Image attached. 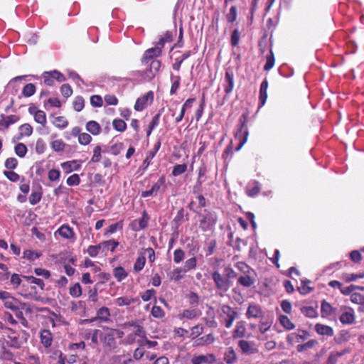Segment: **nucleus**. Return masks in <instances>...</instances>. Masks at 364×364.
<instances>
[{"label":"nucleus","instance_id":"obj_22","mask_svg":"<svg viewBox=\"0 0 364 364\" xmlns=\"http://www.w3.org/2000/svg\"><path fill=\"white\" fill-rule=\"evenodd\" d=\"M87 132L93 135H98L101 132V127L96 121H89L86 124Z\"/></svg>","mask_w":364,"mask_h":364},{"label":"nucleus","instance_id":"obj_27","mask_svg":"<svg viewBox=\"0 0 364 364\" xmlns=\"http://www.w3.org/2000/svg\"><path fill=\"white\" fill-rule=\"evenodd\" d=\"M136 301L135 299L129 296H122L117 298L114 303L118 306H129Z\"/></svg>","mask_w":364,"mask_h":364},{"label":"nucleus","instance_id":"obj_21","mask_svg":"<svg viewBox=\"0 0 364 364\" xmlns=\"http://www.w3.org/2000/svg\"><path fill=\"white\" fill-rule=\"evenodd\" d=\"M239 346L245 353L252 354L256 352V349L254 348L253 343L249 341L240 340L239 341Z\"/></svg>","mask_w":364,"mask_h":364},{"label":"nucleus","instance_id":"obj_26","mask_svg":"<svg viewBox=\"0 0 364 364\" xmlns=\"http://www.w3.org/2000/svg\"><path fill=\"white\" fill-rule=\"evenodd\" d=\"M161 54V47L156 46L154 48L146 50L144 54L145 59H151L154 57H157Z\"/></svg>","mask_w":364,"mask_h":364},{"label":"nucleus","instance_id":"obj_9","mask_svg":"<svg viewBox=\"0 0 364 364\" xmlns=\"http://www.w3.org/2000/svg\"><path fill=\"white\" fill-rule=\"evenodd\" d=\"M206 205V199L203 195H198L194 199H193L189 203L190 210L196 213H199L201 208L205 207Z\"/></svg>","mask_w":364,"mask_h":364},{"label":"nucleus","instance_id":"obj_3","mask_svg":"<svg viewBox=\"0 0 364 364\" xmlns=\"http://www.w3.org/2000/svg\"><path fill=\"white\" fill-rule=\"evenodd\" d=\"M0 299L3 301V304L5 308L12 311L18 310V300L12 296L9 292L6 291H1Z\"/></svg>","mask_w":364,"mask_h":364},{"label":"nucleus","instance_id":"obj_24","mask_svg":"<svg viewBox=\"0 0 364 364\" xmlns=\"http://www.w3.org/2000/svg\"><path fill=\"white\" fill-rule=\"evenodd\" d=\"M309 336V333L306 331H301V333H294L288 337L289 341H295L299 343L301 341L306 340Z\"/></svg>","mask_w":364,"mask_h":364},{"label":"nucleus","instance_id":"obj_40","mask_svg":"<svg viewBox=\"0 0 364 364\" xmlns=\"http://www.w3.org/2000/svg\"><path fill=\"white\" fill-rule=\"evenodd\" d=\"M279 321L281 324L287 330H291L294 328V323L290 321V319L287 316H280Z\"/></svg>","mask_w":364,"mask_h":364},{"label":"nucleus","instance_id":"obj_5","mask_svg":"<svg viewBox=\"0 0 364 364\" xmlns=\"http://www.w3.org/2000/svg\"><path fill=\"white\" fill-rule=\"evenodd\" d=\"M215 222L216 216L215 213L208 212L200 220V228H201L203 231L210 230L215 225Z\"/></svg>","mask_w":364,"mask_h":364},{"label":"nucleus","instance_id":"obj_14","mask_svg":"<svg viewBox=\"0 0 364 364\" xmlns=\"http://www.w3.org/2000/svg\"><path fill=\"white\" fill-rule=\"evenodd\" d=\"M161 147V141L159 140L154 145V148H153V150L151 151H149L148 153H147V155L146 156V159H144V162H143V166L144 167L146 168H147L149 164H151V160L153 159V158L155 156L156 154L157 153V151L159 150Z\"/></svg>","mask_w":364,"mask_h":364},{"label":"nucleus","instance_id":"obj_41","mask_svg":"<svg viewBox=\"0 0 364 364\" xmlns=\"http://www.w3.org/2000/svg\"><path fill=\"white\" fill-rule=\"evenodd\" d=\"M21 136H29L33 133V128L29 124H23L19 127Z\"/></svg>","mask_w":364,"mask_h":364},{"label":"nucleus","instance_id":"obj_10","mask_svg":"<svg viewBox=\"0 0 364 364\" xmlns=\"http://www.w3.org/2000/svg\"><path fill=\"white\" fill-rule=\"evenodd\" d=\"M202 314V312L200 309L196 308L187 309L183 310L180 314L178 315L179 318H187V319H194L200 317Z\"/></svg>","mask_w":364,"mask_h":364},{"label":"nucleus","instance_id":"obj_61","mask_svg":"<svg viewBox=\"0 0 364 364\" xmlns=\"http://www.w3.org/2000/svg\"><path fill=\"white\" fill-rule=\"evenodd\" d=\"M92 140V137L89 134L82 133L79 135L78 141L80 144L87 145Z\"/></svg>","mask_w":364,"mask_h":364},{"label":"nucleus","instance_id":"obj_59","mask_svg":"<svg viewBox=\"0 0 364 364\" xmlns=\"http://www.w3.org/2000/svg\"><path fill=\"white\" fill-rule=\"evenodd\" d=\"M5 167L8 169H14L18 165V161L14 157L8 158L5 161Z\"/></svg>","mask_w":364,"mask_h":364},{"label":"nucleus","instance_id":"obj_64","mask_svg":"<svg viewBox=\"0 0 364 364\" xmlns=\"http://www.w3.org/2000/svg\"><path fill=\"white\" fill-rule=\"evenodd\" d=\"M60 92L65 97H69L73 94V90L68 84H63L60 87Z\"/></svg>","mask_w":364,"mask_h":364},{"label":"nucleus","instance_id":"obj_56","mask_svg":"<svg viewBox=\"0 0 364 364\" xmlns=\"http://www.w3.org/2000/svg\"><path fill=\"white\" fill-rule=\"evenodd\" d=\"M67 184L70 186H77L80 182V176L75 173L67 178Z\"/></svg>","mask_w":364,"mask_h":364},{"label":"nucleus","instance_id":"obj_52","mask_svg":"<svg viewBox=\"0 0 364 364\" xmlns=\"http://www.w3.org/2000/svg\"><path fill=\"white\" fill-rule=\"evenodd\" d=\"M90 104L94 107H100L103 105V100L101 96L100 95H92L90 97Z\"/></svg>","mask_w":364,"mask_h":364},{"label":"nucleus","instance_id":"obj_7","mask_svg":"<svg viewBox=\"0 0 364 364\" xmlns=\"http://www.w3.org/2000/svg\"><path fill=\"white\" fill-rule=\"evenodd\" d=\"M248 131L244 124L241 126L240 129L235 134V141L237 143L235 151H239L245 144L247 139Z\"/></svg>","mask_w":364,"mask_h":364},{"label":"nucleus","instance_id":"obj_23","mask_svg":"<svg viewBox=\"0 0 364 364\" xmlns=\"http://www.w3.org/2000/svg\"><path fill=\"white\" fill-rule=\"evenodd\" d=\"M267 87H268V82L267 80L265 79L264 80H263L260 85V89H259V100H260V103H261V105H264L266 100H267Z\"/></svg>","mask_w":364,"mask_h":364},{"label":"nucleus","instance_id":"obj_33","mask_svg":"<svg viewBox=\"0 0 364 364\" xmlns=\"http://www.w3.org/2000/svg\"><path fill=\"white\" fill-rule=\"evenodd\" d=\"M316 344H318L317 341L310 340L308 342H306V343L299 344L296 346V350L298 352H302V351L306 350L309 348H314Z\"/></svg>","mask_w":364,"mask_h":364},{"label":"nucleus","instance_id":"obj_60","mask_svg":"<svg viewBox=\"0 0 364 364\" xmlns=\"http://www.w3.org/2000/svg\"><path fill=\"white\" fill-rule=\"evenodd\" d=\"M21 282L22 279L21 275L14 273L11 276V284L14 286V289L18 288Z\"/></svg>","mask_w":364,"mask_h":364},{"label":"nucleus","instance_id":"obj_12","mask_svg":"<svg viewBox=\"0 0 364 364\" xmlns=\"http://www.w3.org/2000/svg\"><path fill=\"white\" fill-rule=\"evenodd\" d=\"M215 361V356L213 354L199 355L193 357L191 362L193 364H211Z\"/></svg>","mask_w":364,"mask_h":364},{"label":"nucleus","instance_id":"obj_20","mask_svg":"<svg viewBox=\"0 0 364 364\" xmlns=\"http://www.w3.org/2000/svg\"><path fill=\"white\" fill-rule=\"evenodd\" d=\"M110 316V311L107 307H102L99 309V310L97 311V316L93 319L95 320H100L104 322L109 321Z\"/></svg>","mask_w":364,"mask_h":364},{"label":"nucleus","instance_id":"obj_19","mask_svg":"<svg viewBox=\"0 0 364 364\" xmlns=\"http://www.w3.org/2000/svg\"><path fill=\"white\" fill-rule=\"evenodd\" d=\"M340 321L343 324H352L355 321L354 312L352 309L343 312L339 317Z\"/></svg>","mask_w":364,"mask_h":364},{"label":"nucleus","instance_id":"obj_25","mask_svg":"<svg viewBox=\"0 0 364 364\" xmlns=\"http://www.w3.org/2000/svg\"><path fill=\"white\" fill-rule=\"evenodd\" d=\"M0 359L4 361H14L15 355L10 350L3 347L0 352Z\"/></svg>","mask_w":364,"mask_h":364},{"label":"nucleus","instance_id":"obj_8","mask_svg":"<svg viewBox=\"0 0 364 364\" xmlns=\"http://www.w3.org/2000/svg\"><path fill=\"white\" fill-rule=\"evenodd\" d=\"M165 183V177L162 176L158 181L156 182L150 190L142 191L141 193V197L142 198H147L149 196H156L159 191L161 189V187L164 185Z\"/></svg>","mask_w":364,"mask_h":364},{"label":"nucleus","instance_id":"obj_6","mask_svg":"<svg viewBox=\"0 0 364 364\" xmlns=\"http://www.w3.org/2000/svg\"><path fill=\"white\" fill-rule=\"evenodd\" d=\"M154 100V92H148L144 95L139 97L134 105V109L136 111H142L148 105L151 104Z\"/></svg>","mask_w":364,"mask_h":364},{"label":"nucleus","instance_id":"obj_29","mask_svg":"<svg viewBox=\"0 0 364 364\" xmlns=\"http://www.w3.org/2000/svg\"><path fill=\"white\" fill-rule=\"evenodd\" d=\"M245 331L246 329L244 324L242 323L239 322L237 323L235 328L232 332V337L234 338H242L245 336Z\"/></svg>","mask_w":364,"mask_h":364},{"label":"nucleus","instance_id":"obj_1","mask_svg":"<svg viewBox=\"0 0 364 364\" xmlns=\"http://www.w3.org/2000/svg\"><path fill=\"white\" fill-rule=\"evenodd\" d=\"M28 338L29 333L24 330L18 332L11 331L7 336V343L10 347L18 349L27 342Z\"/></svg>","mask_w":364,"mask_h":364},{"label":"nucleus","instance_id":"obj_37","mask_svg":"<svg viewBox=\"0 0 364 364\" xmlns=\"http://www.w3.org/2000/svg\"><path fill=\"white\" fill-rule=\"evenodd\" d=\"M145 263H146V258L144 256L141 255V256L138 257V258L136 259V260L134 264V270L136 272H140L144 267Z\"/></svg>","mask_w":364,"mask_h":364},{"label":"nucleus","instance_id":"obj_47","mask_svg":"<svg viewBox=\"0 0 364 364\" xmlns=\"http://www.w3.org/2000/svg\"><path fill=\"white\" fill-rule=\"evenodd\" d=\"M65 146V144L62 139H56L52 141L51 147L55 151H63Z\"/></svg>","mask_w":364,"mask_h":364},{"label":"nucleus","instance_id":"obj_38","mask_svg":"<svg viewBox=\"0 0 364 364\" xmlns=\"http://www.w3.org/2000/svg\"><path fill=\"white\" fill-rule=\"evenodd\" d=\"M15 153L19 157H24L28 151L26 146L23 143H18L15 146Z\"/></svg>","mask_w":364,"mask_h":364},{"label":"nucleus","instance_id":"obj_62","mask_svg":"<svg viewBox=\"0 0 364 364\" xmlns=\"http://www.w3.org/2000/svg\"><path fill=\"white\" fill-rule=\"evenodd\" d=\"M156 73L154 70L149 68L143 72L141 76L145 81H150L154 77Z\"/></svg>","mask_w":364,"mask_h":364},{"label":"nucleus","instance_id":"obj_13","mask_svg":"<svg viewBox=\"0 0 364 364\" xmlns=\"http://www.w3.org/2000/svg\"><path fill=\"white\" fill-rule=\"evenodd\" d=\"M1 117V119L0 120V129L8 128L11 124H14L19 119V117L17 115L14 114L9 116H4L2 114Z\"/></svg>","mask_w":364,"mask_h":364},{"label":"nucleus","instance_id":"obj_18","mask_svg":"<svg viewBox=\"0 0 364 364\" xmlns=\"http://www.w3.org/2000/svg\"><path fill=\"white\" fill-rule=\"evenodd\" d=\"M314 328L316 333L319 335L326 336H332L333 335V330L329 326L323 325L321 323H316Z\"/></svg>","mask_w":364,"mask_h":364},{"label":"nucleus","instance_id":"obj_11","mask_svg":"<svg viewBox=\"0 0 364 364\" xmlns=\"http://www.w3.org/2000/svg\"><path fill=\"white\" fill-rule=\"evenodd\" d=\"M61 167L65 173H70L73 171H77L81 167V161L72 160L61 164Z\"/></svg>","mask_w":364,"mask_h":364},{"label":"nucleus","instance_id":"obj_51","mask_svg":"<svg viewBox=\"0 0 364 364\" xmlns=\"http://www.w3.org/2000/svg\"><path fill=\"white\" fill-rule=\"evenodd\" d=\"M188 302L193 308H196L199 303V296L197 294L191 292L188 296Z\"/></svg>","mask_w":364,"mask_h":364},{"label":"nucleus","instance_id":"obj_34","mask_svg":"<svg viewBox=\"0 0 364 364\" xmlns=\"http://www.w3.org/2000/svg\"><path fill=\"white\" fill-rule=\"evenodd\" d=\"M36 92V86L33 83L26 85L22 90L24 97H29Z\"/></svg>","mask_w":364,"mask_h":364},{"label":"nucleus","instance_id":"obj_16","mask_svg":"<svg viewBox=\"0 0 364 364\" xmlns=\"http://www.w3.org/2000/svg\"><path fill=\"white\" fill-rule=\"evenodd\" d=\"M247 316L248 318H260L263 316V311L259 306L250 304L247 311Z\"/></svg>","mask_w":364,"mask_h":364},{"label":"nucleus","instance_id":"obj_30","mask_svg":"<svg viewBox=\"0 0 364 364\" xmlns=\"http://www.w3.org/2000/svg\"><path fill=\"white\" fill-rule=\"evenodd\" d=\"M22 278L29 284H33L38 286L41 288V289H44L45 284L41 279H38L33 276H23Z\"/></svg>","mask_w":364,"mask_h":364},{"label":"nucleus","instance_id":"obj_45","mask_svg":"<svg viewBox=\"0 0 364 364\" xmlns=\"http://www.w3.org/2000/svg\"><path fill=\"white\" fill-rule=\"evenodd\" d=\"M321 312L326 316H330L333 314V309L328 302L323 300L321 305Z\"/></svg>","mask_w":364,"mask_h":364},{"label":"nucleus","instance_id":"obj_49","mask_svg":"<svg viewBox=\"0 0 364 364\" xmlns=\"http://www.w3.org/2000/svg\"><path fill=\"white\" fill-rule=\"evenodd\" d=\"M185 257V252L181 248L176 249L173 252V261L175 263L178 264L183 260Z\"/></svg>","mask_w":364,"mask_h":364},{"label":"nucleus","instance_id":"obj_39","mask_svg":"<svg viewBox=\"0 0 364 364\" xmlns=\"http://www.w3.org/2000/svg\"><path fill=\"white\" fill-rule=\"evenodd\" d=\"M69 293L73 297H80L82 295V288L80 284L79 283H76L73 286L70 287Z\"/></svg>","mask_w":364,"mask_h":364},{"label":"nucleus","instance_id":"obj_55","mask_svg":"<svg viewBox=\"0 0 364 364\" xmlns=\"http://www.w3.org/2000/svg\"><path fill=\"white\" fill-rule=\"evenodd\" d=\"M41 197L40 192L33 191L29 196V202L31 205H36L41 201Z\"/></svg>","mask_w":364,"mask_h":364},{"label":"nucleus","instance_id":"obj_58","mask_svg":"<svg viewBox=\"0 0 364 364\" xmlns=\"http://www.w3.org/2000/svg\"><path fill=\"white\" fill-rule=\"evenodd\" d=\"M4 174L12 182H16L20 179V176L13 171H5Z\"/></svg>","mask_w":364,"mask_h":364},{"label":"nucleus","instance_id":"obj_63","mask_svg":"<svg viewBox=\"0 0 364 364\" xmlns=\"http://www.w3.org/2000/svg\"><path fill=\"white\" fill-rule=\"evenodd\" d=\"M54 125L56 127L65 128L68 126V122L63 117H58L53 122Z\"/></svg>","mask_w":364,"mask_h":364},{"label":"nucleus","instance_id":"obj_31","mask_svg":"<svg viewBox=\"0 0 364 364\" xmlns=\"http://www.w3.org/2000/svg\"><path fill=\"white\" fill-rule=\"evenodd\" d=\"M171 82L172 83H171V90H170V94L171 95H173L176 94L177 90L179 87L181 77L178 75H171Z\"/></svg>","mask_w":364,"mask_h":364},{"label":"nucleus","instance_id":"obj_28","mask_svg":"<svg viewBox=\"0 0 364 364\" xmlns=\"http://www.w3.org/2000/svg\"><path fill=\"white\" fill-rule=\"evenodd\" d=\"M149 220V216L146 211L143 212L142 217L138 220H134V223H138L139 228L136 230L145 229Z\"/></svg>","mask_w":364,"mask_h":364},{"label":"nucleus","instance_id":"obj_32","mask_svg":"<svg viewBox=\"0 0 364 364\" xmlns=\"http://www.w3.org/2000/svg\"><path fill=\"white\" fill-rule=\"evenodd\" d=\"M114 276L118 282H122L127 277V273L122 267H117L114 269Z\"/></svg>","mask_w":364,"mask_h":364},{"label":"nucleus","instance_id":"obj_17","mask_svg":"<svg viewBox=\"0 0 364 364\" xmlns=\"http://www.w3.org/2000/svg\"><path fill=\"white\" fill-rule=\"evenodd\" d=\"M41 342L45 348H48L53 342L52 333L49 330L44 329L41 332Z\"/></svg>","mask_w":364,"mask_h":364},{"label":"nucleus","instance_id":"obj_48","mask_svg":"<svg viewBox=\"0 0 364 364\" xmlns=\"http://www.w3.org/2000/svg\"><path fill=\"white\" fill-rule=\"evenodd\" d=\"M151 313V315L156 318H161L165 316L164 311L159 306H154Z\"/></svg>","mask_w":364,"mask_h":364},{"label":"nucleus","instance_id":"obj_42","mask_svg":"<svg viewBox=\"0 0 364 364\" xmlns=\"http://www.w3.org/2000/svg\"><path fill=\"white\" fill-rule=\"evenodd\" d=\"M310 282L309 280H302L301 281V286L298 287V291L301 294H307L309 293H310L312 290V288L309 287L307 285V284H309Z\"/></svg>","mask_w":364,"mask_h":364},{"label":"nucleus","instance_id":"obj_15","mask_svg":"<svg viewBox=\"0 0 364 364\" xmlns=\"http://www.w3.org/2000/svg\"><path fill=\"white\" fill-rule=\"evenodd\" d=\"M57 232L65 239H73L75 236L73 229L68 225H63L60 226L58 229Z\"/></svg>","mask_w":364,"mask_h":364},{"label":"nucleus","instance_id":"obj_4","mask_svg":"<svg viewBox=\"0 0 364 364\" xmlns=\"http://www.w3.org/2000/svg\"><path fill=\"white\" fill-rule=\"evenodd\" d=\"M213 279L215 283L218 293L223 296L226 294L228 290V279L223 277L218 272L213 274Z\"/></svg>","mask_w":364,"mask_h":364},{"label":"nucleus","instance_id":"obj_35","mask_svg":"<svg viewBox=\"0 0 364 364\" xmlns=\"http://www.w3.org/2000/svg\"><path fill=\"white\" fill-rule=\"evenodd\" d=\"M301 311L304 315L309 318H315L317 316V312L312 306H303L301 308Z\"/></svg>","mask_w":364,"mask_h":364},{"label":"nucleus","instance_id":"obj_54","mask_svg":"<svg viewBox=\"0 0 364 364\" xmlns=\"http://www.w3.org/2000/svg\"><path fill=\"white\" fill-rule=\"evenodd\" d=\"M238 282L244 287H250L253 284V279L249 275L240 276Z\"/></svg>","mask_w":364,"mask_h":364},{"label":"nucleus","instance_id":"obj_36","mask_svg":"<svg viewBox=\"0 0 364 364\" xmlns=\"http://www.w3.org/2000/svg\"><path fill=\"white\" fill-rule=\"evenodd\" d=\"M113 127L118 132H124L127 129V124L121 119H115L112 122Z\"/></svg>","mask_w":364,"mask_h":364},{"label":"nucleus","instance_id":"obj_57","mask_svg":"<svg viewBox=\"0 0 364 364\" xmlns=\"http://www.w3.org/2000/svg\"><path fill=\"white\" fill-rule=\"evenodd\" d=\"M183 272V269L177 267L174 269L171 274V279L174 281H178L183 278L181 273Z\"/></svg>","mask_w":364,"mask_h":364},{"label":"nucleus","instance_id":"obj_53","mask_svg":"<svg viewBox=\"0 0 364 364\" xmlns=\"http://www.w3.org/2000/svg\"><path fill=\"white\" fill-rule=\"evenodd\" d=\"M196 266V257H191V258L187 259L184 264L183 272H186L195 268Z\"/></svg>","mask_w":364,"mask_h":364},{"label":"nucleus","instance_id":"obj_44","mask_svg":"<svg viewBox=\"0 0 364 364\" xmlns=\"http://www.w3.org/2000/svg\"><path fill=\"white\" fill-rule=\"evenodd\" d=\"M187 170V165L186 164H177L173 166L172 174L174 176H177L179 175H181L182 173H185Z\"/></svg>","mask_w":364,"mask_h":364},{"label":"nucleus","instance_id":"obj_50","mask_svg":"<svg viewBox=\"0 0 364 364\" xmlns=\"http://www.w3.org/2000/svg\"><path fill=\"white\" fill-rule=\"evenodd\" d=\"M274 65V57L272 51H270L269 55L267 56L266 63L264 66V70L268 71L271 70Z\"/></svg>","mask_w":364,"mask_h":364},{"label":"nucleus","instance_id":"obj_46","mask_svg":"<svg viewBox=\"0 0 364 364\" xmlns=\"http://www.w3.org/2000/svg\"><path fill=\"white\" fill-rule=\"evenodd\" d=\"M34 119L37 123L44 125L46 123V113L42 110H38L35 112Z\"/></svg>","mask_w":364,"mask_h":364},{"label":"nucleus","instance_id":"obj_43","mask_svg":"<svg viewBox=\"0 0 364 364\" xmlns=\"http://www.w3.org/2000/svg\"><path fill=\"white\" fill-rule=\"evenodd\" d=\"M85 101L82 97L77 96L73 102L74 109L77 112L81 111L84 108Z\"/></svg>","mask_w":364,"mask_h":364},{"label":"nucleus","instance_id":"obj_2","mask_svg":"<svg viewBox=\"0 0 364 364\" xmlns=\"http://www.w3.org/2000/svg\"><path fill=\"white\" fill-rule=\"evenodd\" d=\"M109 245H112L111 251L114 252L115 249L119 245V242L114 240H109L104 241L97 245H90L87 250V252L90 257H95L99 254L102 247H103L104 250H108Z\"/></svg>","mask_w":364,"mask_h":364}]
</instances>
